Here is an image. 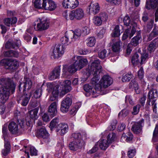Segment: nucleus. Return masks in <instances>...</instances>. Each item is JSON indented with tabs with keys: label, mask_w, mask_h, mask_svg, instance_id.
I'll list each match as a JSON object with an SVG mask.
<instances>
[{
	"label": "nucleus",
	"mask_w": 158,
	"mask_h": 158,
	"mask_svg": "<svg viewBox=\"0 0 158 158\" xmlns=\"http://www.w3.org/2000/svg\"><path fill=\"white\" fill-rule=\"evenodd\" d=\"M25 150H24L26 155H27V157L28 158L29 157V155L28 151V150H29L30 154L31 156H36L37 155V151L33 147L24 146Z\"/></svg>",
	"instance_id": "obj_23"
},
{
	"label": "nucleus",
	"mask_w": 158,
	"mask_h": 158,
	"mask_svg": "<svg viewBox=\"0 0 158 158\" xmlns=\"http://www.w3.org/2000/svg\"><path fill=\"white\" fill-rule=\"evenodd\" d=\"M36 136L44 139L48 138L49 134L46 131L45 127L43 126L39 129L37 131Z\"/></svg>",
	"instance_id": "obj_15"
},
{
	"label": "nucleus",
	"mask_w": 158,
	"mask_h": 158,
	"mask_svg": "<svg viewBox=\"0 0 158 158\" xmlns=\"http://www.w3.org/2000/svg\"><path fill=\"white\" fill-rule=\"evenodd\" d=\"M131 130L133 132L136 134H138V123H135L132 127Z\"/></svg>",
	"instance_id": "obj_51"
},
{
	"label": "nucleus",
	"mask_w": 158,
	"mask_h": 158,
	"mask_svg": "<svg viewBox=\"0 0 158 158\" xmlns=\"http://www.w3.org/2000/svg\"><path fill=\"white\" fill-rule=\"evenodd\" d=\"M72 138L73 140L83 143L81 139V135L80 133H73L72 135Z\"/></svg>",
	"instance_id": "obj_37"
},
{
	"label": "nucleus",
	"mask_w": 158,
	"mask_h": 158,
	"mask_svg": "<svg viewBox=\"0 0 158 158\" xmlns=\"http://www.w3.org/2000/svg\"><path fill=\"white\" fill-rule=\"evenodd\" d=\"M137 34L136 36L134 37L131 40V45L136 46L138 44V36Z\"/></svg>",
	"instance_id": "obj_49"
},
{
	"label": "nucleus",
	"mask_w": 158,
	"mask_h": 158,
	"mask_svg": "<svg viewBox=\"0 0 158 158\" xmlns=\"http://www.w3.org/2000/svg\"><path fill=\"white\" fill-rule=\"evenodd\" d=\"M123 21L124 24L127 26H129L131 23V19L128 15H126L124 17Z\"/></svg>",
	"instance_id": "obj_52"
},
{
	"label": "nucleus",
	"mask_w": 158,
	"mask_h": 158,
	"mask_svg": "<svg viewBox=\"0 0 158 158\" xmlns=\"http://www.w3.org/2000/svg\"><path fill=\"white\" fill-rule=\"evenodd\" d=\"M132 45L130 44H129L127 47L126 50V53L128 55H129L132 51Z\"/></svg>",
	"instance_id": "obj_62"
},
{
	"label": "nucleus",
	"mask_w": 158,
	"mask_h": 158,
	"mask_svg": "<svg viewBox=\"0 0 158 158\" xmlns=\"http://www.w3.org/2000/svg\"><path fill=\"white\" fill-rule=\"evenodd\" d=\"M39 110L38 107L29 111L28 112L30 117L34 120L36 119L38 117L37 114Z\"/></svg>",
	"instance_id": "obj_27"
},
{
	"label": "nucleus",
	"mask_w": 158,
	"mask_h": 158,
	"mask_svg": "<svg viewBox=\"0 0 158 158\" xmlns=\"http://www.w3.org/2000/svg\"><path fill=\"white\" fill-rule=\"evenodd\" d=\"M82 143L78 142L73 140L69 144V147L70 150L73 151H77L81 149L82 146Z\"/></svg>",
	"instance_id": "obj_17"
},
{
	"label": "nucleus",
	"mask_w": 158,
	"mask_h": 158,
	"mask_svg": "<svg viewBox=\"0 0 158 158\" xmlns=\"http://www.w3.org/2000/svg\"><path fill=\"white\" fill-rule=\"evenodd\" d=\"M4 147L5 149L2 150V153L4 156L7 155L9 152L10 150V143L5 140L4 138Z\"/></svg>",
	"instance_id": "obj_32"
},
{
	"label": "nucleus",
	"mask_w": 158,
	"mask_h": 158,
	"mask_svg": "<svg viewBox=\"0 0 158 158\" xmlns=\"http://www.w3.org/2000/svg\"><path fill=\"white\" fill-rule=\"evenodd\" d=\"M92 73L93 74L94 76V77L92 78L91 81V83H92V84L93 85H95V88L96 85L100 84L99 83V84L98 83L100 78L97 75V73H96L95 74H94V73Z\"/></svg>",
	"instance_id": "obj_44"
},
{
	"label": "nucleus",
	"mask_w": 158,
	"mask_h": 158,
	"mask_svg": "<svg viewBox=\"0 0 158 158\" xmlns=\"http://www.w3.org/2000/svg\"><path fill=\"white\" fill-rule=\"evenodd\" d=\"M55 86H54L53 84L51 83H48L47 84V89L48 92H51L53 90Z\"/></svg>",
	"instance_id": "obj_61"
},
{
	"label": "nucleus",
	"mask_w": 158,
	"mask_h": 158,
	"mask_svg": "<svg viewBox=\"0 0 158 158\" xmlns=\"http://www.w3.org/2000/svg\"><path fill=\"white\" fill-rule=\"evenodd\" d=\"M98 56L101 59H104L107 56V51L106 50H103L101 51L98 53Z\"/></svg>",
	"instance_id": "obj_53"
},
{
	"label": "nucleus",
	"mask_w": 158,
	"mask_h": 158,
	"mask_svg": "<svg viewBox=\"0 0 158 158\" xmlns=\"http://www.w3.org/2000/svg\"><path fill=\"white\" fill-rule=\"evenodd\" d=\"M4 24L7 26H10L11 25V20L10 18H6L4 20Z\"/></svg>",
	"instance_id": "obj_64"
},
{
	"label": "nucleus",
	"mask_w": 158,
	"mask_h": 158,
	"mask_svg": "<svg viewBox=\"0 0 158 158\" xmlns=\"http://www.w3.org/2000/svg\"><path fill=\"white\" fill-rule=\"evenodd\" d=\"M84 15L83 10L81 8H79L72 10L69 13V18L72 20L74 19L80 20L83 18Z\"/></svg>",
	"instance_id": "obj_6"
},
{
	"label": "nucleus",
	"mask_w": 158,
	"mask_h": 158,
	"mask_svg": "<svg viewBox=\"0 0 158 158\" xmlns=\"http://www.w3.org/2000/svg\"><path fill=\"white\" fill-rule=\"evenodd\" d=\"M72 101L71 98L66 97L64 99L61 103L60 110L63 113L67 112L71 106Z\"/></svg>",
	"instance_id": "obj_9"
},
{
	"label": "nucleus",
	"mask_w": 158,
	"mask_h": 158,
	"mask_svg": "<svg viewBox=\"0 0 158 158\" xmlns=\"http://www.w3.org/2000/svg\"><path fill=\"white\" fill-rule=\"evenodd\" d=\"M62 4L65 8L73 9L78 6L79 2L78 0H64Z\"/></svg>",
	"instance_id": "obj_11"
},
{
	"label": "nucleus",
	"mask_w": 158,
	"mask_h": 158,
	"mask_svg": "<svg viewBox=\"0 0 158 158\" xmlns=\"http://www.w3.org/2000/svg\"><path fill=\"white\" fill-rule=\"evenodd\" d=\"M131 27V26H129V27L125 31L122 37V39L123 40L126 39L128 37L129 33L130 31Z\"/></svg>",
	"instance_id": "obj_48"
},
{
	"label": "nucleus",
	"mask_w": 158,
	"mask_h": 158,
	"mask_svg": "<svg viewBox=\"0 0 158 158\" xmlns=\"http://www.w3.org/2000/svg\"><path fill=\"white\" fill-rule=\"evenodd\" d=\"M59 86L56 85L55 86L53 90L52 91V93L50 96L49 100L53 101L56 100L58 98L59 95L58 90Z\"/></svg>",
	"instance_id": "obj_24"
},
{
	"label": "nucleus",
	"mask_w": 158,
	"mask_h": 158,
	"mask_svg": "<svg viewBox=\"0 0 158 158\" xmlns=\"http://www.w3.org/2000/svg\"><path fill=\"white\" fill-rule=\"evenodd\" d=\"M120 35V30L118 25L115 26L112 33L111 34V36L112 37H116L119 36Z\"/></svg>",
	"instance_id": "obj_41"
},
{
	"label": "nucleus",
	"mask_w": 158,
	"mask_h": 158,
	"mask_svg": "<svg viewBox=\"0 0 158 158\" xmlns=\"http://www.w3.org/2000/svg\"><path fill=\"white\" fill-rule=\"evenodd\" d=\"M109 143L105 139L100 140L99 142V146L102 150H105L109 146Z\"/></svg>",
	"instance_id": "obj_39"
},
{
	"label": "nucleus",
	"mask_w": 158,
	"mask_h": 158,
	"mask_svg": "<svg viewBox=\"0 0 158 158\" xmlns=\"http://www.w3.org/2000/svg\"><path fill=\"white\" fill-rule=\"evenodd\" d=\"M136 154V151L135 149L131 150L128 152V156L130 158H132L134 157Z\"/></svg>",
	"instance_id": "obj_56"
},
{
	"label": "nucleus",
	"mask_w": 158,
	"mask_h": 158,
	"mask_svg": "<svg viewBox=\"0 0 158 158\" xmlns=\"http://www.w3.org/2000/svg\"><path fill=\"white\" fill-rule=\"evenodd\" d=\"M9 131L13 134L17 133L19 131V128L18 124L14 122L10 123L8 125Z\"/></svg>",
	"instance_id": "obj_22"
},
{
	"label": "nucleus",
	"mask_w": 158,
	"mask_h": 158,
	"mask_svg": "<svg viewBox=\"0 0 158 158\" xmlns=\"http://www.w3.org/2000/svg\"><path fill=\"white\" fill-rule=\"evenodd\" d=\"M116 134L113 132L110 133L107 135L106 141L109 143L114 142L116 139Z\"/></svg>",
	"instance_id": "obj_38"
},
{
	"label": "nucleus",
	"mask_w": 158,
	"mask_h": 158,
	"mask_svg": "<svg viewBox=\"0 0 158 158\" xmlns=\"http://www.w3.org/2000/svg\"><path fill=\"white\" fill-rule=\"evenodd\" d=\"M112 83V79L109 76H103L99 81L100 84H97L95 86V93H99L100 94L102 95L109 93V90L106 88L110 86Z\"/></svg>",
	"instance_id": "obj_3"
},
{
	"label": "nucleus",
	"mask_w": 158,
	"mask_h": 158,
	"mask_svg": "<svg viewBox=\"0 0 158 158\" xmlns=\"http://www.w3.org/2000/svg\"><path fill=\"white\" fill-rule=\"evenodd\" d=\"M73 63L71 65H64L62 69L63 75L65 77L69 76L77 70H80L88 64L86 58L80 56H74L73 58Z\"/></svg>",
	"instance_id": "obj_1"
},
{
	"label": "nucleus",
	"mask_w": 158,
	"mask_h": 158,
	"mask_svg": "<svg viewBox=\"0 0 158 158\" xmlns=\"http://www.w3.org/2000/svg\"><path fill=\"white\" fill-rule=\"evenodd\" d=\"M158 3V0H150V2L147 1L146 4V8L148 9L156 8Z\"/></svg>",
	"instance_id": "obj_29"
},
{
	"label": "nucleus",
	"mask_w": 158,
	"mask_h": 158,
	"mask_svg": "<svg viewBox=\"0 0 158 158\" xmlns=\"http://www.w3.org/2000/svg\"><path fill=\"white\" fill-rule=\"evenodd\" d=\"M2 61L5 62V67L11 70H13L16 69L19 66L18 62L15 60L9 59L3 60Z\"/></svg>",
	"instance_id": "obj_8"
},
{
	"label": "nucleus",
	"mask_w": 158,
	"mask_h": 158,
	"mask_svg": "<svg viewBox=\"0 0 158 158\" xmlns=\"http://www.w3.org/2000/svg\"><path fill=\"white\" fill-rule=\"evenodd\" d=\"M64 48L62 45L59 44L56 45L52 48L51 53L52 58H58L64 53Z\"/></svg>",
	"instance_id": "obj_5"
},
{
	"label": "nucleus",
	"mask_w": 158,
	"mask_h": 158,
	"mask_svg": "<svg viewBox=\"0 0 158 158\" xmlns=\"http://www.w3.org/2000/svg\"><path fill=\"white\" fill-rule=\"evenodd\" d=\"M19 124L21 128L23 130L27 129L28 127V126L26 125V123L23 120H21Z\"/></svg>",
	"instance_id": "obj_60"
},
{
	"label": "nucleus",
	"mask_w": 158,
	"mask_h": 158,
	"mask_svg": "<svg viewBox=\"0 0 158 158\" xmlns=\"http://www.w3.org/2000/svg\"><path fill=\"white\" fill-rule=\"evenodd\" d=\"M157 91L156 90L152 89L150 91L148 94V99L147 102L149 104L150 99L157 97Z\"/></svg>",
	"instance_id": "obj_31"
},
{
	"label": "nucleus",
	"mask_w": 158,
	"mask_h": 158,
	"mask_svg": "<svg viewBox=\"0 0 158 158\" xmlns=\"http://www.w3.org/2000/svg\"><path fill=\"white\" fill-rule=\"evenodd\" d=\"M85 42L88 46L92 47L94 46L95 44L96 39L94 37H90L87 38Z\"/></svg>",
	"instance_id": "obj_35"
},
{
	"label": "nucleus",
	"mask_w": 158,
	"mask_h": 158,
	"mask_svg": "<svg viewBox=\"0 0 158 158\" xmlns=\"http://www.w3.org/2000/svg\"><path fill=\"white\" fill-rule=\"evenodd\" d=\"M156 49L155 44L153 42H151L149 44L148 49L150 52L154 51Z\"/></svg>",
	"instance_id": "obj_57"
},
{
	"label": "nucleus",
	"mask_w": 158,
	"mask_h": 158,
	"mask_svg": "<svg viewBox=\"0 0 158 158\" xmlns=\"http://www.w3.org/2000/svg\"><path fill=\"white\" fill-rule=\"evenodd\" d=\"M73 35L72 33L66 32L65 36L62 37L60 39V40L62 44L65 45H68L70 43V40L72 41Z\"/></svg>",
	"instance_id": "obj_19"
},
{
	"label": "nucleus",
	"mask_w": 158,
	"mask_h": 158,
	"mask_svg": "<svg viewBox=\"0 0 158 158\" xmlns=\"http://www.w3.org/2000/svg\"><path fill=\"white\" fill-rule=\"evenodd\" d=\"M59 119L58 118H55L53 119L51 122L50 124V126L51 129H53L54 128H56V131L58 132L60 130L59 128Z\"/></svg>",
	"instance_id": "obj_25"
},
{
	"label": "nucleus",
	"mask_w": 158,
	"mask_h": 158,
	"mask_svg": "<svg viewBox=\"0 0 158 158\" xmlns=\"http://www.w3.org/2000/svg\"><path fill=\"white\" fill-rule=\"evenodd\" d=\"M158 3V0H150V2L147 1L146 4V8L148 9L156 8Z\"/></svg>",
	"instance_id": "obj_30"
},
{
	"label": "nucleus",
	"mask_w": 158,
	"mask_h": 158,
	"mask_svg": "<svg viewBox=\"0 0 158 158\" xmlns=\"http://www.w3.org/2000/svg\"><path fill=\"white\" fill-rule=\"evenodd\" d=\"M138 54L137 52H136L133 55L131 59V62L134 66L138 65Z\"/></svg>",
	"instance_id": "obj_42"
},
{
	"label": "nucleus",
	"mask_w": 158,
	"mask_h": 158,
	"mask_svg": "<svg viewBox=\"0 0 158 158\" xmlns=\"http://www.w3.org/2000/svg\"><path fill=\"white\" fill-rule=\"evenodd\" d=\"M148 56V54L147 53H144L142 55L140 62V64H141L145 63L146 60Z\"/></svg>",
	"instance_id": "obj_55"
},
{
	"label": "nucleus",
	"mask_w": 158,
	"mask_h": 158,
	"mask_svg": "<svg viewBox=\"0 0 158 158\" xmlns=\"http://www.w3.org/2000/svg\"><path fill=\"white\" fill-rule=\"evenodd\" d=\"M153 23L154 19H152L150 20V22L147 25L148 31H150L152 28Z\"/></svg>",
	"instance_id": "obj_59"
},
{
	"label": "nucleus",
	"mask_w": 158,
	"mask_h": 158,
	"mask_svg": "<svg viewBox=\"0 0 158 158\" xmlns=\"http://www.w3.org/2000/svg\"><path fill=\"white\" fill-rule=\"evenodd\" d=\"M69 33H72L73 34L72 40L73 41L75 40L81 36V31L80 29H78L75 30L74 32L70 31L69 32Z\"/></svg>",
	"instance_id": "obj_33"
},
{
	"label": "nucleus",
	"mask_w": 158,
	"mask_h": 158,
	"mask_svg": "<svg viewBox=\"0 0 158 158\" xmlns=\"http://www.w3.org/2000/svg\"><path fill=\"white\" fill-rule=\"evenodd\" d=\"M57 102H54L52 103L49 106L48 112L50 115L52 117L55 116L57 113Z\"/></svg>",
	"instance_id": "obj_18"
},
{
	"label": "nucleus",
	"mask_w": 158,
	"mask_h": 158,
	"mask_svg": "<svg viewBox=\"0 0 158 158\" xmlns=\"http://www.w3.org/2000/svg\"><path fill=\"white\" fill-rule=\"evenodd\" d=\"M42 89L41 87L37 89L34 94V96L35 98H39L42 95Z\"/></svg>",
	"instance_id": "obj_45"
},
{
	"label": "nucleus",
	"mask_w": 158,
	"mask_h": 158,
	"mask_svg": "<svg viewBox=\"0 0 158 158\" xmlns=\"http://www.w3.org/2000/svg\"><path fill=\"white\" fill-rule=\"evenodd\" d=\"M93 20L94 23L96 25L99 26L101 24L102 21L99 16H95Z\"/></svg>",
	"instance_id": "obj_50"
},
{
	"label": "nucleus",
	"mask_w": 158,
	"mask_h": 158,
	"mask_svg": "<svg viewBox=\"0 0 158 158\" xmlns=\"http://www.w3.org/2000/svg\"><path fill=\"white\" fill-rule=\"evenodd\" d=\"M133 138V135L130 132H128L126 134L123 133L122 136V139L125 140L127 142L131 140Z\"/></svg>",
	"instance_id": "obj_40"
},
{
	"label": "nucleus",
	"mask_w": 158,
	"mask_h": 158,
	"mask_svg": "<svg viewBox=\"0 0 158 158\" xmlns=\"http://www.w3.org/2000/svg\"><path fill=\"white\" fill-rule=\"evenodd\" d=\"M32 85V83L31 80L29 78L24 77L23 80L20 81L19 84V90L20 92L22 89L23 92H24L26 88L27 89L31 88Z\"/></svg>",
	"instance_id": "obj_7"
},
{
	"label": "nucleus",
	"mask_w": 158,
	"mask_h": 158,
	"mask_svg": "<svg viewBox=\"0 0 158 158\" xmlns=\"http://www.w3.org/2000/svg\"><path fill=\"white\" fill-rule=\"evenodd\" d=\"M56 7L55 3L51 0H43L42 8L46 10L52 11Z\"/></svg>",
	"instance_id": "obj_10"
},
{
	"label": "nucleus",
	"mask_w": 158,
	"mask_h": 158,
	"mask_svg": "<svg viewBox=\"0 0 158 158\" xmlns=\"http://www.w3.org/2000/svg\"><path fill=\"white\" fill-rule=\"evenodd\" d=\"M132 76L131 73H128L123 76L122 80L123 82L129 81L132 78Z\"/></svg>",
	"instance_id": "obj_46"
},
{
	"label": "nucleus",
	"mask_w": 158,
	"mask_h": 158,
	"mask_svg": "<svg viewBox=\"0 0 158 158\" xmlns=\"http://www.w3.org/2000/svg\"><path fill=\"white\" fill-rule=\"evenodd\" d=\"M31 95V92L27 93L23 92L21 96L20 97V100L22 101L21 103L23 106H26L27 104Z\"/></svg>",
	"instance_id": "obj_16"
},
{
	"label": "nucleus",
	"mask_w": 158,
	"mask_h": 158,
	"mask_svg": "<svg viewBox=\"0 0 158 158\" xmlns=\"http://www.w3.org/2000/svg\"><path fill=\"white\" fill-rule=\"evenodd\" d=\"M120 41L119 39L114 38L112 40L110 44L113 43L112 45V49L114 52H118L120 50Z\"/></svg>",
	"instance_id": "obj_21"
},
{
	"label": "nucleus",
	"mask_w": 158,
	"mask_h": 158,
	"mask_svg": "<svg viewBox=\"0 0 158 158\" xmlns=\"http://www.w3.org/2000/svg\"><path fill=\"white\" fill-rule=\"evenodd\" d=\"M0 102L4 104L8 99L10 92L14 91L15 86L8 79L2 78L0 81Z\"/></svg>",
	"instance_id": "obj_2"
},
{
	"label": "nucleus",
	"mask_w": 158,
	"mask_h": 158,
	"mask_svg": "<svg viewBox=\"0 0 158 158\" xmlns=\"http://www.w3.org/2000/svg\"><path fill=\"white\" fill-rule=\"evenodd\" d=\"M131 25L133 26V27L131 30V32L129 33V37L131 38L135 34L136 32V29L135 27L137 26V23L135 22H132L131 23Z\"/></svg>",
	"instance_id": "obj_43"
},
{
	"label": "nucleus",
	"mask_w": 158,
	"mask_h": 158,
	"mask_svg": "<svg viewBox=\"0 0 158 158\" xmlns=\"http://www.w3.org/2000/svg\"><path fill=\"white\" fill-rule=\"evenodd\" d=\"M138 79L137 78H135L129 84V87L130 88L133 87L135 88V90L137 94V90L138 89Z\"/></svg>",
	"instance_id": "obj_34"
},
{
	"label": "nucleus",
	"mask_w": 158,
	"mask_h": 158,
	"mask_svg": "<svg viewBox=\"0 0 158 158\" xmlns=\"http://www.w3.org/2000/svg\"><path fill=\"white\" fill-rule=\"evenodd\" d=\"M102 68V66L100 65V63L98 59H96L94 60L92 63L90 67V70L92 73H94V74L97 73L98 71Z\"/></svg>",
	"instance_id": "obj_14"
},
{
	"label": "nucleus",
	"mask_w": 158,
	"mask_h": 158,
	"mask_svg": "<svg viewBox=\"0 0 158 158\" xmlns=\"http://www.w3.org/2000/svg\"><path fill=\"white\" fill-rule=\"evenodd\" d=\"M59 128L60 131L59 132V133L61 135H63L65 133H67L69 129V126L68 125L65 123H60L59 124Z\"/></svg>",
	"instance_id": "obj_26"
},
{
	"label": "nucleus",
	"mask_w": 158,
	"mask_h": 158,
	"mask_svg": "<svg viewBox=\"0 0 158 158\" xmlns=\"http://www.w3.org/2000/svg\"><path fill=\"white\" fill-rule=\"evenodd\" d=\"M88 8L90 12L94 14H97L100 10V7L99 4L97 3H91Z\"/></svg>",
	"instance_id": "obj_20"
},
{
	"label": "nucleus",
	"mask_w": 158,
	"mask_h": 158,
	"mask_svg": "<svg viewBox=\"0 0 158 158\" xmlns=\"http://www.w3.org/2000/svg\"><path fill=\"white\" fill-rule=\"evenodd\" d=\"M93 87V86L92 85H90L88 84H86L84 86L83 88L86 92H91V93L94 94L95 93V92L92 90Z\"/></svg>",
	"instance_id": "obj_47"
},
{
	"label": "nucleus",
	"mask_w": 158,
	"mask_h": 158,
	"mask_svg": "<svg viewBox=\"0 0 158 158\" xmlns=\"http://www.w3.org/2000/svg\"><path fill=\"white\" fill-rule=\"evenodd\" d=\"M35 7L39 9L41 8L42 7V5L41 2V0H35L34 2Z\"/></svg>",
	"instance_id": "obj_58"
},
{
	"label": "nucleus",
	"mask_w": 158,
	"mask_h": 158,
	"mask_svg": "<svg viewBox=\"0 0 158 158\" xmlns=\"http://www.w3.org/2000/svg\"><path fill=\"white\" fill-rule=\"evenodd\" d=\"M63 89L60 92V95H64L66 93L70 92L72 90L71 82L69 80L64 81L62 84Z\"/></svg>",
	"instance_id": "obj_12"
},
{
	"label": "nucleus",
	"mask_w": 158,
	"mask_h": 158,
	"mask_svg": "<svg viewBox=\"0 0 158 158\" xmlns=\"http://www.w3.org/2000/svg\"><path fill=\"white\" fill-rule=\"evenodd\" d=\"M99 17L102 22L106 21L108 18V15L105 12L101 13Z\"/></svg>",
	"instance_id": "obj_54"
},
{
	"label": "nucleus",
	"mask_w": 158,
	"mask_h": 158,
	"mask_svg": "<svg viewBox=\"0 0 158 158\" xmlns=\"http://www.w3.org/2000/svg\"><path fill=\"white\" fill-rule=\"evenodd\" d=\"M19 53L17 52L12 50L5 52L4 53V55L6 57H17L19 56Z\"/></svg>",
	"instance_id": "obj_36"
},
{
	"label": "nucleus",
	"mask_w": 158,
	"mask_h": 158,
	"mask_svg": "<svg viewBox=\"0 0 158 158\" xmlns=\"http://www.w3.org/2000/svg\"><path fill=\"white\" fill-rule=\"evenodd\" d=\"M60 66L56 67L48 76V78L50 80H53L59 77L60 72Z\"/></svg>",
	"instance_id": "obj_13"
},
{
	"label": "nucleus",
	"mask_w": 158,
	"mask_h": 158,
	"mask_svg": "<svg viewBox=\"0 0 158 158\" xmlns=\"http://www.w3.org/2000/svg\"><path fill=\"white\" fill-rule=\"evenodd\" d=\"M107 2L112 3L114 5L119 4L121 2V0H106Z\"/></svg>",
	"instance_id": "obj_63"
},
{
	"label": "nucleus",
	"mask_w": 158,
	"mask_h": 158,
	"mask_svg": "<svg viewBox=\"0 0 158 158\" xmlns=\"http://www.w3.org/2000/svg\"><path fill=\"white\" fill-rule=\"evenodd\" d=\"M13 41H9L6 44V47L7 48H18L21 44L20 41L19 40H17V43L15 45H13Z\"/></svg>",
	"instance_id": "obj_28"
},
{
	"label": "nucleus",
	"mask_w": 158,
	"mask_h": 158,
	"mask_svg": "<svg viewBox=\"0 0 158 158\" xmlns=\"http://www.w3.org/2000/svg\"><path fill=\"white\" fill-rule=\"evenodd\" d=\"M39 19L36 27H34L35 30L38 31H42L48 29L49 26V22L48 19L44 17Z\"/></svg>",
	"instance_id": "obj_4"
}]
</instances>
